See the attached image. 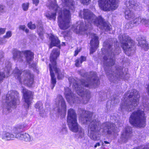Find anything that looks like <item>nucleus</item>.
Masks as SVG:
<instances>
[{"mask_svg": "<svg viewBox=\"0 0 149 149\" xmlns=\"http://www.w3.org/2000/svg\"><path fill=\"white\" fill-rule=\"evenodd\" d=\"M78 111L84 123L87 124L90 122L89 136L92 140L96 141L100 140L101 130H102V131L104 134H110L114 132V124L108 122L101 124L100 121L96 118V115L94 113L81 108L79 109Z\"/></svg>", "mask_w": 149, "mask_h": 149, "instance_id": "nucleus-1", "label": "nucleus"}, {"mask_svg": "<svg viewBox=\"0 0 149 149\" xmlns=\"http://www.w3.org/2000/svg\"><path fill=\"white\" fill-rule=\"evenodd\" d=\"M64 3L62 11L58 7L56 0H49L48 6L49 8L53 10L55 12L51 13L47 12L45 15L50 20H55L56 18V13H58V22L61 29L63 30L67 29L70 26V20L71 11H73L75 9L74 6V2L72 0H62Z\"/></svg>", "mask_w": 149, "mask_h": 149, "instance_id": "nucleus-2", "label": "nucleus"}, {"mask_svg": "<svg viewBox=\"0 0 149 149\" xmlns=\"http://www.w3.org/2000/svg\"><path fill=\"white\" fill-rule=\"evenodd\" d=\"M84 77L87 79L86 80H82L80 82V85H79L77 80L72 77H69L68 80L70 83H73L76 93L81 96L83 103L86 104L90 98L91 94L90 91L84 87H95L99 85V82L95 72H91L89 73L86 72L84 74Z\"/></svg>", "mask_w": 149, "mask_h": 149, "instance_id": "nucleus-3", "label": "nucleus"}, {"mask_svg": "<svg viewBox=\"0 0 149 149\" xmlns=\"http://www.w3.org/2000/svg\"><path fill=\"white\" fill-rule=\"evenodd\" d=\"M105 47H108L109 52L103 57L102 62L105 66L104 70L110 81L116 83L119 78H123V72L122 69L119 68H116L114 71L111 70L112 66L115 63V56L120 53L121 50L119 47H118L114 50L111 51V45H107Z\"/></svg>", "mask_w": 149, "mask_h": 149, "instance_id": "nucleus-4", "label": "nucleus"}, {"mask_svg": "<svg viewBox=\"0 0 149 149\" xmlns=\"http://www.w3.org/2000/svg\"><path fill=\"white\" fill-rule=\"evenodd\" d=\"M83 17L85 20V26L81 21L77 23V29L80 32L84 31L88 29H91L92 24L99 27L102 30L110 31L111 26L104 21L101 16L97 17L93 13L88 9H84L82 12Z\"/></svg>", "mask_w": 149, "mask_h": 149, "instance_id": "nucleus-5", "label": "nucleus"}, {"mask_svg": "<svg viewBox=\"0 0 149 149\" xmlns=\"http://www.w3.org/2000/svg\"><path fill=\"white\" fill-rule=\"evenodd\" d=\"M139 92L135 90L129 91L127 93L123 100V102L120 106L122 111H131L136 107L139 101Z\"/></svg>", "mask_w": 149, "mask_h": 149, "instance_id": "nucleus-6", "label": "nucleus"}, {"mask_svg": "<svg viewBox=\"0 0 149 149\" xmlns=\"http://www.w3.org/2000/svg\"><path fill=\"white\" fill-rule=\"evenodd\" d=\"M67 122L70 130L74 132H77V136L78 138H82L84 137V130L79 125L77 122L76 113L72 109L68 110Z\"/></svg>", "mask_w": 149, "mask_h": 149, "instance_id": "nucleus-7", "label": "nucleus"}, {"mask_svg": "<svg viewBox=\"0 0 149 149\" xmlns=\"http://www.w3.org/2000/svg\"><path fill=\"white\" fill-rule=\"evenodd\" d=\"M16 78L20 83L22 82L29 86H31L33 82V76L29 70H24L22 72L18 68H15L13 71Z\"/></svg>", "mask_w": 149, "mask_h": 149, "instance_id": "nucleus-8", "label": "nucleus"}, {"mask_svg": "<svg viewBox=\"0 0 149 149\" xmlns=\"http://www.w3.org/2000/svg\"><path fill=\"white\" fill-rule=\"evenodd\" d=\"M119 37L122 47L125 54L128 56L133 54L134 52V43L130 38L125 33L120 35Z\"/></svg>", "mask_w": 149, "mask_h": 149, "instance_id": "nucleus-9", "label": "nucleus"}, {"mask_svg": "<svg viewBox=\"0 0 149 149\" xmlns=\"http://www.w3.org/2000/svg\"><path fill=\"white\" fill-rule=\"evenodd\" d=\"M129 121L135 126L144 127L146 125V121L144 111L140 110L134 111L130 116Z\"/></svg>", "mask_w": 149, "mask_h": 149, "instance_id": "nucleus-10", "label": "nucleus"}, {"mask_svg": "<svg viewBox=\"0 0 149 149\" xmlns=\"http://www.w3.org/2000/svg\"><path fill=\"white\" fill-rule=\"evenodd\" d=\"M13 58L15 60L22 61L24 56H25L26 60L31 67L34 68L36 66L35 63H31L33 58V54L30 51H25L21 52L17 50L13 51Z\"/></svg>", "mask_w": 149, "mask_h": 149, "instance_id": "nucleus-11", "label": "nucleus"}, {"mask_svg": "<svg viewBox=\"0 0 149 149\" xmlns=\"http://www.w3.org/2000/svg\"><path fill=\"white\" fill-rule=\"evenodd\" d=\"M60 54V51L59 49L56 48L54 49L51 54L50 60L51 63V65L52 70V72H53V70H54L56 74L57 75L58 79H62L63 77L64 73L63 72H61L60 69L57 68L56 65V59L59 56Z\"/></svg>", "mask_w": 149, "mask_h": 149, "instance_id": "nucleus-12", "label": "nucleus"}, {"mask_svg": "<svg viewBox=\"0 0 149 149\" xmlns=\"http://www.w3.org/2000/svg\"><path fill=\"white\" fill-rule=\"evenodd\" d=\"M7 109L9 110L10 108H14L19 104V93L16 91H8L6 96Z\"/></svg>", "mask_w": 149, "mask_h": 149, "instance_id": "nucleus-13", "label": "nucleus"}, {"mask_svg": "<svg viewBox=\"0 0 149 149\" xmlns=\"http://www.w3.org/2000/svg\"><path fill=\"white\" fill-rule=\"evenodd\" d=\"M118 1L119 0H99L98 2L101 9L107 11L116 9L118 6Z\"/></svg>", "mask_w": 149, "mask_h": 149, "instance_id": "nucleus-14", "label": "nucleus"}, {"mask_svg": "<svg viewBox=\"0 0 149 149\" xmlns=\"http://www.w3.org/2000/svg\"><path fill=\"white\" fill-rule=\"evenodd\" d=\"M139 3L135 2L134 1H126L125 4L127 8L125 12V17L126 19L130 20L133 19L134 17V15L132 10L130 9L132 8L135 10H138Z\"/></svg>", "mask_w": 149, "mask_h": 149, "instance_id": "nucleus-15", "label": "nucleus"}, {"mask_svg": "<svg viewBox=\"0 0 149 149\" xmlns=\"http://www.w3.org/2000/svg\"><path fill=\"white\" fill-rule=\"evenodd\" d=\"M55 104L57 107L58 112L61 115L65 116L66 111V105L65 101L63 97L60 95H58L55 101Z\"/></svg>", "mask_w": 149, "mask_h": 149, "instance_id": "nucleus-16", "label": "nucleus"}, {"mask_svg": "<svg viewBox=\"0 0 149 149\" xmlns=\"http://www.w3.org/2000/svg\"><path fill=\"white\" fill-rule=\"evenodd\" d=\"M148 20L139 16L135 18H134L133 20L127 23L125 25V28L127 29L132 28L134 26H136L141 24L147 25Z\"/></svg>", "mask_w": 149, "mask_h": 149, "instance_id": "nucleus-17", "label": "nucleus"}, {"mask_svg": "<svg viewBox=\"0 0 149 149\" xmlns=\"http://www.w3.org/2000/svg\"><path fill=\"white\" fill-rule=\"evenodd\" d=\"M64 94L68 102L70 104L80 102L79 98L76 97L75 94L72 93L71 90L68 87L65 88Z\"/></svg>", "mask_w": 149, "mask_h": 149, "instance_id": "nucleus-18", "label": "nucleus"}, {"mask_svg": "<svg viewBox=\"0 0 149 149\" xmlns=\"http://www.w3.org/2000/svg\"><path fill=\"white\" fill-rule=\"evenodd\" d=\"M23 94V97L26 105L25 108L28 109L29 108L31 103V101L33 99V93L31 91H29L24 88H23L22 91Z\"/></svg>", "mask_w": 149, "mask_h": 149, "instance_id": "nucleus-19", "label": "nucleus"}, {"mask_svg": "<svg viewBox=\"0 0 149 149\" xmlns=\"http://www.w3.org/2000/svg\"><path fill=\"white\" fill-rule=\"evenodd\" d=\"M90 36L91 38L90 42L91 47L90 49V53H93L95 52L97 48L98 47L99 44L98 37L96 34L91 33Z\"/></svg>", "mask_w": 149, "mask_h": 149, "instance_id": "nucleus-20", "label": "nucleus"}, {"mask_svg": "<svg viewBox=\"0 0 149 149\" xmlns=\"http://www.w3.org/2000/svg\"><path fill=\"white\" fill-rule=\"evenodd\" d=\"M132 128L130 126H127L123 130L120 140L123 142H126L130 137L132 133Z\"/></svg>", "mask_w": 149, "mask_h": 149, "instance_id": "nucleus-21", "label": "nucleus"}, {"mask_svg": "<svg viewBox=\"0 0 149 149\" xmlns=\"http://www.w3.org/2000/svg\"><path fill=\"white\" fill-rule=\"evenodd\" d=\"M18 134L16 136L13 134L6 132H3L1 134V137L3 139H4L6 140H13L15 138H19Z\"/></svg>", "mask_w": 149, "mask_h": 149, "instance_id": "nucleus-22", "label": "nucleus"}, {"mask_svg": "<svg viewBox=\"0 0 149 149\" xmlns=\"http://www.w3.org/2000/svg\"><path fill=\"white\" fill-rule=\"evenodd\" d=\"M51 43L49 46V48H52L53 46H56L60 48V41L59 40L58 38L56 36L52 35L51 37Z\"/></svg>", "mask_w": 149, "mask_h": 149, "instance_id": "nucleus-23", "label": "nucleus"}, {"mask_svg": "<svg viewBox=\"0 0 149 149\" xmlns=\"http://www.w3.org/2000/svg\"><path fill=\"white\" fill-rule=\"evenodd\" d=\"M10 70L11 68L10 65H9L8 67L6 66L4 72H0V81H2L4 78L6 77H7L9 76Z\"/></svg>", "mask_w": 149, "mask_h": 149, "instance_id": "nucleus-24", "label": "nucleus"}, {"mask_svg": "<svg viewBox=\"0 0 149 149\" xmlns=\"http://www.w3.org/2000/svg\"><path fill=\"white\" fill-rule=\"evenodd\" d=\"M27 126V125L25 123H22L17 125L16 127L14 128L12 132L13 133L17 134L20 132L24 128H26Z\"/></svg>", "mask_w": 149, "mask_h": 149, "instance_id": "nucleus-25", "label": "nucleus"}, {"mask_svg": "<svg viewBox=\"0 0 149 149\" xmlns=\"http://www.w3.org/2000/svg\"><path fill=\"white\" fill-rule=\"evenodd\" d=\"M18 138L23 139L26 141H30L33 140V138L29 134L25 133L23 134H18Z\"/></svg>", "mask_w": 149, "mask_h": 149, "instance_id": "nucleus-26", "label": "nucleus"}, {"mask_svg": "<svg viewBox=\"0 0 149 149\" xmlns=\"http://www.w3.org/2000/svg\"><path fill=\"white\" fill-rule=\"evenodd\" d=\"M49 70L50 71V75L51 78V88L52 89H53L55 86V84L56 83V78L55 77V75L54 73L52 71V70L51 65H49Z\"/></svg>", "mask_w": 149, "mask_h": 149, "instance_id": "nucleus-27", "label": "nucleus"}, {"mask_svg": "<svg viewBox=\"0 0 149 149\" xmlns=\"http://www.w3.org/2000/svg\"><path fill=\"white\" fill-rule=\"evenodd\" d=\"M12 35V33L10 31H7L6 33V34L4 35L3 38H0V44H2L5 43L6 42V41L5 40V38H8L11 37Z\"/></svg>", "mask_w": 149, "mask_h": 149, "instance_id": "nucleus-28", "label": "nucleus"}, {"mask_svg": "<svg viewBox=\"0 0 149 149\" xmlns=\"http://www.w3.org/2000/svg\"><path fill=\"white\" fill-rule=\"evenodd\" d=\"M38 33L40 37H42L43 33L44 31L42 25V24L41 22H39L38 25Z\"/></svg>", "mask_w": 149, "mask_h": 149, "instance_id": "nucleus-29", "label": "nucleus"}, {"mask_svg": "<svg viewBox=\"0 0 149 149\" xmlns=\"http://www.w3.org/2000/svg\"><path fill=\"white\" fill-rule=\"evenodd\" d=\"M42 106L43 104L42 103L40 102H37L35 106V108L38 109L40 113H43L44 112V110L42 109Z\"/></svg>", "mask_w": 149, "mask_h": 149, "instance_id": "nucleus-30", "label": "nucleus"}, {"mask_svg": "<svg viewBox=\"0 0 149 149\" xmlns=\"http://www.w3.org/2000/svg\"><path fill=\"white\" fill-rule=\"evenodd\" d=\"M146 42L145 40L140 41L139 42L138 45L141 47H143L146 46L147 48H148L149 47V46L148 44H146Z\"/></svg>", "mask_w": 149, "mask_h": 149, "instance_id": "nucleus-31", "label": "nucleus"}, {"mask_svg": "<svg viewBox=\"0 0 149 149\" xmlns=\"http://www.w3.org/2000/svg\"><path fill=\"white\" fill-rule=\"evenodd\" d=\"M28 27L30 29H34L36 28V26L35 24H32L31 22H30L28 24Z\"/></svg>", "mask_w": 149, "mask_h": 149, "instance_id": "nucleus-32", "label": "nucleus"}, {"mask_svg": "<svg viewBox=\"0 0 149 149\" xmlns=\"http://www.w3.org/2000/svg\"><path fill=\"white\" fill-rule=\"evenodd\" d=\"M29 5V3H24L22 4V7L24 10L26 11L28 10Z\"/></svg>", "mask_w": 149, "mask_h": 149, "instance_id": "nucleus-33", "label": "nucleus"}, {"mask_svg": "<svg viewBox=\"0 0 149 149\" xmlns=\"http://www.w3.org/2000/svg\"><path fill=\"white\" fill-rule=\"evenodd\" d=\"M6 12V7L5 6L0 4V13H4Z\"/></svg>", "mask_w": 149, "mask_h": 149, "instance_id": "nucleus-34", "label": "nucleus"}, {"mask_svg": "<svg viewBox=\"0 0 149 149\" xmlns=\"http://www.w3.org/2000/svg\"><path fill=\"white\" fill-rule=\"evenodd\" d=\"M111 102L112 103H113L114 104H116L119 102V100L117 97H113V98L111 99Z\"/></svg>", "mask_w": 149, "mask_h": 149, "instance_id": "nucleus-35", "label": "nucleus"}, {"mask_svg": "<svg viewBox=\"0 0 149 149\" xmlns=\"http://www.w3.org/2000/svg\"><path fill=\"white\" fill-rule=\"evenodd\" d=\"M86 57L84 56H81V58H79V59L80 61V63H81L85 61L86 60Z\"/></svg>", "mask_w": 149, "mask_h": 149, "instance_id": "nucleus-36", "label": "nucleus"}, {"mask_svg": "<svg viewBox=\"0 0 149 149\" xmlns=\"http://www.w3.org/2000/svg\"><path fill=\"white\" fill-rule=\"evenodd\" d=\"M81 1V3H83V4H86L87 3V4H88L90 2V1L91 0H80Z\"/></svg>", "mask_w": 149, "mask_h": 149, "instance_id": "nucleus-37", "label": "nucleus"}, {"mask_svg": "<svg viewBox=\"0 0 149 149\" xmlns=\"http://www.w3.org/2000/svg\"><path fill=\"white\" fill-rule=\"evenodd\" d=\"M6 30V28H0V35H1L4 34Z\"/></svg>", "mask_w": 149, "mask_h": 149, "instance_id": "nucleus-38", "label": "nucleus"}, {"mask_svg": "<svg viewBox=\"0 0 149 149\" xmlns=\"http://www.w3.org/2000/svg\"><path fill=\"white\" fill-rule=\"evenodd\" d=\"M26 28V26L25 25H20L19 27V28L20 30H22L24 31Z\"/></svg>", "mask_w": 149, "mask_h": 149, "instance_id": "nucleus-39", "label": "nucleus"}, {"mask_svg": "<svg viewBox=\"0 0 149 149\" xmlns=\"http://www.w3.org/2000/svg\"><path fill=\"white\" fill-rule=\"evenodd\" d=\"M80 63V61L79 59H77L75 61V65L77 67H78L79 66V63Z\"/></svg>", "mask_w": 149, "mask_h": 149, "instance_id": "nucleus-40", "label": "nucleus"}, {"mask_svg": "<svg viewBox=\"0 0 149 149\" xmlns=\"http://www.w3.org/2000/svg\"><path fill=\"white\" fill-rule=\"evenodd\" d=\"M33 3L35 4L36 6H37L39 3V0H33Z\"/></svg>", "mask_w": 149, "mask_h": 149, "instance_id": "nucleus-41", "label": "nucleus"}, {"mask_svg": "<svg viewBox=\"0 0 149 149\" xmlns=\"http://www.w3.org/2000/svg\"><path fill=\"white\" fill-rule=\"evenodd\" d=\"M81 49H77V50H76L75 51V54H74V56H76L79 52L80 51Z\"/></svg>", "mask_w": 149, "mask_h": 149, "instance_id": "nucleus-42", "label": "nucleus"}, {"mask_svg": "<svg viewBox=\"0 0 149 149\" xmlns=\"http://www.w3.org/2000/svg\"><path fill=\"white\" fill-rule=\"evenodd\" d=\"M3 57V53L1 52L0 53V61L2 58Z\"/></svg>", "mask_w": 149, "mask_h": 149, "instance_id": "nucleus-43", "label": "nucleus"}, {"mask_svg": "<svg viewBox=\"0 0 149 149\" xmlns=\"http://www.w3.org/2000/svg\"><path fill=\"white\" fill-rule=\"evenodd\" d=\"M143 106L146 109H147V108H148V109L149 110V109H148L149 108L148 105H147V104H143Z\"/></svg>", "mask_w": 149, "mask_h": 149, "instance_id": "nucleus-44", "label": "nucleus"}, {"mask_svg": "<svg viewBox=\"0 0 149 149\" xmlns=\"http://www.w3.org/2000/svg\"><path fill=\"white\" fill-rule=\"evenodd\" d=\"M100 145V143L99 142H98L96 143V144L94 146L95 148H96L97 146H99Z\"/></svg>", "mask_w": 149, "mask_h": 149, "instance_id": "nucleus-45", "label": "nucleus"}, {"mask_svg": "<svg viewBox=\"0 0 149 149\" xmlns=\"http://www.w3.org/2000/svg\"><path fill=\"white\" fill-rule=\"evenodd\" d=\"M24 31L26 33H29V30L28 29H25Z\"/></svg>", "mask_w": 149, "mask_h": 149, "instance_id": "nucleus-46", "label": "nucleus"}, {"mask_svg": "<svg viewBox=\"0 0 149 149\" xmlns=\"http://www.w3.org/2000/svg\"><path fill=\"white\" fill-rule=\"evenodd\" d=\"M148 22H147V25H146L149 27V20H148Z\"/></svg>", "mask_w": 149, "mask_h": 149, "instance_id": "nucleus-47", "label": "nucleus"}, {"mask_svg": "<svg viewBox=\"0 0 149 149\" xmlns=\"http://www.w3.org/2000/svg\"><path fill=\"white\" fill-rule=\"evenodd\" d=\"M104 142L105 143H106V144H108V143H109L108 142V141H104Z\"/></svg>", "mask_w": 149, "mask_h": 149, "instance_id": "nucleus-48", "label": "nucleus"}, {"mask_svg": "<svg viewBox=\"0 0 149 149\" xmlns=\"http://www.w3.org/2000/svg\"><path fill=\"white\" fill-rule=\"evenodd\" d=\"M148 11L149 12V5L148 6Z\"/></svg>", "mask_w": 149, "mask_h": 149, "instance_id": "nucleus-49", "label": "nucleus"}, {"mask_svg": "<svg viewBox=\"0 0 149 149\" xmlns=\"http://www.w3.org/2000/svg\"><path fill=\"white\" fill-rule=\"evenodd\" d=\"M123 78H124L125 79H127L126 78L123 77Z\"/></svg>", "mask_w": 149, "mask_h": 149, "instance_id": "nucleus-50", "label": "nucleus"}, {"mask_svg": "<svg viewBox=\"0 0 149 149\" xmlns=\"http://www.w3.org/2000/svg\"><path fill=\"white\" fill-rule=\"evenodd\" d=\"M102 145L103 146H104V143H102Z\"/></svg>", "mask_w": 149, "mask_h": 149, "instance_id": "nucleus-51", "label": "nucleus"}, {"mask_svg": "<svg viewBox=\"0 0 149 149\" xmlns=\"http://www.w3.org/2000/svg\"><path fill=\"white\" fill-rule=\"evenodd\" d=\"M105 42H104V45H105Z\"/></svg>", "mask_w": 149, "mask_h": 149, "instance_id": "nucleus-52", "label": "nucleus"}]
</instances>
